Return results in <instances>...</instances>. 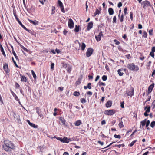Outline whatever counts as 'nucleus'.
Masks as SVG:
<instances>
[{
  "label": "nucleus",
  "instance_id": "nucleus-5",
  "mask_svg": "<svg viewBox=\"0 0 155 155\" xmlns=\"http://www.w3.org/2000/svg\"><path fill=\"white\" fill-rule=\"evenodd\" d=\"M134 88L131 87L130 89L127 90L126 93L125 94L126 96L132 97L134 95Z\"/></svg>",
  "mask_w": 155,
  "mask_h": 155
},
{
  "label": "nucleus",
  "instance_id": "nucleus-33",
  "mask_svg": "<svg viewBox=\"0 0 155 155\" xmlns=\"http://www.w3.org/2000/svg\"><path fill=\"white\" fill-rule=\"evenodd\" d=\"M122 71V70L121 69H118V70L117 72L119 76H122L124 74L123 73L121 72Z\"/></svg>",
  "mask_w": 155,
  "mask_h": 155
},
{
  "label": "nucleus",
  "instance_id": "nucleus-60",
  "mask_svg": "<svg viewBox=\"0 0 155 155\" xmlns=\"http://www.w3.org/2000/svg\"><path fill=\"white\" fill-rule=\"evenodd\" d=\"M81 83L80 80L78 79V81L76 82V85H78Z\"/></svg>",
  "mask_w": 155,
  "mask_h": 155
},
{
  "label": "nucleus",
  "instance_id": "nucleus-62",
  "mask_svg": "<svg viewBox=\"0 0 155 155\" xmlns=\"http://www.w3.org/2000/svg\"><path fill=\"white\" fill-rule=\"evenodd\" d=\"M87 95H89L90 96H91L92 94V93L90 91H88L86 93Z\"/></svg>",
  "mask_w": 155,
  "mask_h": 155
},
{
  "label": "nucleus",
  "instance_id": "nucleus-17",
  "mask_svg": "<svg viewBox=\"0 0 155 155\" xmlns=\"http://www.w3.org/2000/svg\"><path fill=\"white\" fill-rule=\"evenodd\" d=\"M3 148L4 150L8 152L11 151V148L9 147H7L5 144L3 145Z\"/></svg>",
  "mask_w": 155,
  "mask_h": 155
},
{
  "label": "nucleus",
  "instance_id": "nucleus-44",
  "mask_svg": "<svg viewBox=\"0 0 155 155\" xmlns=\"http://www.w3.org/2000/svg\"><path fill=\"white\" fill-rule=\"evenodd\" d=\"M151 106L152 109H154L155 108V100H154L152 103Z\"/></svg>",
  "mask_w": 155,
  "mask_h": 155
},
{
  "label": "nucleus",
  "instance_id": "nucleus-63",
  "mask_svg": "<svg viewBox=\"0 0 155 155\" xmlns=\"http://www.w3.org/2000/svg\"><path fill=\"white\" fill-rule=\"evenodd\" d=\"M60 120H61V122L64 124L65 123V120L64 119H60Z\"/></svg>",
  "mask_w": 155,
  "mask_h": 155
},
{
  "label": "nucleus",
  "instance_id": "nucleus-42",
  "mask_svg": "<svg viewBox=\"0 0 155 155\" xmlns=\"http://www.w3.org/2000/svg\"><path fill=\"white\" fill-rule=\"evenodd\" d=\"M55 6H52V12L51 13V15L53 14L55 12Z\"/></svg>",
  "mask_w": 155,
  "mask_h": 155
},
{
  "label": "nucleus",
  "instance_id": "nucleus-59",
  "mask_svg": "<svg viewBox=\"0 0 155 155\" xmlns=\"http://www.w3.org/2000/svg\"><path fill=\"white\" fill-rule=\"evenodd\" d=\"M151 97L150 96H149V97L146 100L144 103V104H145V103L147 102V101H150L151 99Z\"/></svg>",
  "mask_w": 155,
  "mask_h": 155
},
{
  "label": "nucleus",
  "instance_id": "nucleus-52",
  "mask_svg": "<svg viewBox=\"0 0 155 155\" xmlns=\"http://www.w3.org/2000/svg\"><path fill=\"white\" fill-rule=\"evenodd\" d=\"M54 64L53 63H51V68L52 70L54 69Z\"/></svg>",
  "mask_w": 155,
  "mask_h": 155
},
{
  "label": "nucleus",
  "instance_id": "nucleus-28",
  "mask_svg": "<svg viewBox=\"0 0 155 155\" xmlns=\"http://www.w3.org/2000/svg\"><path fill=\"white\" fill-rule=\"evenodd\" d=\"M150 107L149 106H146L144 108V110L146 112H149L150 111Z\"/></svg>",
  "mask_w": 155,
  "mask_h": 155
},
{
  "label": "nucleus",
  "instance_id": "nucleus-26",
  "mask_svg": "<svg viewBox=\"0 0 155 155\" xmlns=\"http://www.w3.org/2000/svg\"><path fill=\"white\" fill-rule=\"evenodd\" d=\"M16 41L18 43V44L21 47V48H22L24 51H25L27 52H28V50L25 47L21 45L20 44V43L17 41Z\"/></svg>",
  "mask_w": 155,
  "mask_h": 155
},
{
  "label": "nucleus",
  "instance_id": "nucleus-29",
  "mask_svg": "<svg viewBox=\"0 0 155 155\" xmlns=\"http://www.w3.org/2000/svg\"><path fill=\"white\" fill-rule=\"evenodd\" d=\"M81 50L82 51L84 50L86 47V45L83 42L82 43L81 45Z\"/></svg>",
  "mask_w": 155,
  "mask_h": 155
},
{
  "label": "nucleus",
  "instance_id": "nucleus-46",
  "mask_svg": "<svg viewBox=\"0 0 155 155\" xmlns=\"http://www.w3.org/2000/svg\"><path fill=\"white\" fill-rule=\"evenodd\" d=\"M80 101L82 103H85L86 102V101L84 98H82L80 99Z\"/></svg>",
  "mask_w": 155,
  "mask_h": 155
},
{
  "label": "nucleus",
  "instance_id": "nucleus-12",
  "mask_svg": "<svg viewBox=\"0 0 155 155\" xmlns=\"http://www.w3.org/2000/svg\"><path fill=\"white\" fill-rule=\"evenodd\" d=\"M103 36V34H102V31H101L99 35L97 36H95V38L96 40L97 41H100L101 39V36Z\"/></svg>",
  "mask_w": 155,
  "mask_h": 155
},
{
  "label": "nucleus",
  "instance_id": "nucleus-40",
  "mask_svg": "<svg viewBox=\"0 0 155 155\" xmlns=\"http://www.w3.org/2000/svg\"><path fill=\"white\" fill-rule=\"evenodd\" d=\"M79 29L78 26L77 25H75V28L74 29V31L78 32L79 31Z\"/></svg>",
  "mask_w": 155,
  "mask_h": 155
},
{
  "label": "nucleus",
  "instance_id": "nucleus-24",
  "mask_svg": "<svg viewBox=\"0 0 155 155\" xmlns=\"http://www.w3.org/2000/svg\"><path fill=\"white\" fill-rule=\"evenodd\" d=\"M119 19L121 22H122L124 21V15L122 13L120 16V15H118Z\"/></svg>",
  "mask_w": 155,
  "mask_h": 155
},
{
  "label": "nucleus",
  "instance_id": "nucleus-30",
  "mask_svg": "<svg viewBox=\"0 0 155 155\" xmlns=\"http://www.w3.org/2000/svg\"><path fill=\"white\" fill-rule=\"evenodd\" d=\"M35 109L36 110V112L38 113V115L41 113V112L40 110L39 107H36L35 108Z\"/></svg>",
  "mask_w": 155,
  "mask_h": 155
},
{
  "label": "nucleus",
  "instance_id": "nucleus-35",
  "mask_svg": "<svg viewBox=\"0 0 155 155\" xmlns=\"http://www.w3.org/2000/svg\"><path fill=\"white\" fill-rule=\"evenodd\" d=\"M147 32H146V31H144L143 32V37L146 38H147Z\"/></svg>",
  "mask_w": 155,
  "mask_h": 155
},
{
  "label": "nucleus",
  "instance_id": "nucleus-32",
  "mask_svg": "<svg viewBox=\"0 0 155 155\" xmlns=\"http://www.w3.org/2000/svg\"><path fill=\"white\" fill-rule=\"evenodd\" d=\"M137 140H136L133 141L130 143L129 144V146L130 147H132L134 144L137 142Z\"/></svg>",
  "mask_w": 155,
  "mask_h": 155
},
{
  "label": "nucleus",
  "instance_id": "nucleus-56",
  "mask_svg": "<svg viewBox=\"0 0 155 155\" xmlns=\"http://www.w3.org/2000/svg\"><path fill=\"white\" fill-rule=\"evenodd\" d=\"M62 64H63V67L65 68H67V67L68 66V65H67V64L64 63H62Z\"/></svg>",
  "mask_w": 155,
  "mask_h": 155
},
{
  "label": "nucleus",
  "instance_id": "nucleus-4",
  "mask_svg": "<svg viewBox=\"0 0 155 155\" xmlns=\"http://www.w3.org/2000/svg\"><path fill=\"white\" fill-rule=\"evenodd\" d=\"M116 112V110L114 109L106 110L104 111V114L108 115H113Z\"/></svg>",
  "mask_w": 155,
  "mask_h": 155
},
{
  "label": "nucleus",
  "instance_id": "nucleus-51",
  "mask_svg": "<svg viewBox=\"0 0 155 155\" xmlns=\"http://www.w3.org/2000/svg\"><path fill=\"white\" fill-rule=\"evenodd\" d=\"M127 7H125L124 10V15H126L127 14Z\"/></svg>",
  "mask_w": 155,
  "mask_h": 155
},
{
  "label": "nucleus",
  "instance_id": "nucleus-58",
  "mask_svg": "<svg viewBox=\"0 0 155 155\" xmlns=\"http://www.w3.org/2000/svg\"><path fill=\"white\" fill-rule=\"evenodd\" d=\"M114 137L115 138H117L120 139L121 138V136L120 135H117V134H115L114 135Z\"/></svg>",
  "mask_w": 155,
  "mask_h": 155
},
{
  "label": "nucleus",
  "instance_id": "nucleus-55",
  "mask_svg": "<svg viewBox=\"0 0 155 155\" xmlns=\"http://www.w3.org/2000/svg\"><path fill=\"white\" fill-rule=\"evenodd\" d=\"M150 55L153 58H154V52L151 51L150 53Z\"/></svg>",
  "mask_w": 155,
  "mask_h": 155
},
{
  "label": "nucleus",
  "instance_id": "nucleus-9",
  "mask_svg": "<svg viewBox=\"0 0 155 155\" xmlns=\"http://www.w3.org/2000/svg\"><path fill=\"white\" fill-rule=\"evenodd\" d=\"M74 23L72 20L69 19L68 22V25L70 28H72L74 27Z\"/></svg>",
  "mask_w": 155,
  "mask_h": 155
},
{
  "label": "nucleus",
  "instance_id": "nucleus-48",
  "mask_svg": "<svg viewBox=\"0 0 155 155\" xmlns=\"http://www.w3.org/2000/svg\"><path fill=\"white\" fill-rule=\"evenodd\" d=\"M155 126V121L152 122L150 124V126L151 127L153 128Z\"/></svg>",
  "mask_w": 155,
  "mask_h": 155
},
{
  "label": "nucleus",
  "instance_id": "nucleus-3",
  "mask_svg": "<svg viewBox=\"0 0 155 155\" xmlns=\"http://www.w3.org/2000/svg\"><path fill=\"white\" fill-rule=\"evenodd\" d=\"M4 144L7 147H8L11 149H15V147L12 142L8 140H6L4 141Z\"/></svg>",
  "mask_w": 155,
  "mask_h": 155
},
{
  "label": "nucleus",
  "instance_id": "nucleus-45",
  "mask_svg": "<svg viewBox=\"0 0 155 155\" xmlns=\"http://www.w3.org/2000/svg\"><path fill=\"white\" fill-rule=\"evenodd\" d=\"M125 145L124 144H119V145H115V147H118L119 148H120L121 147H124Z\"/></svg>",
  "mask_w": 155,
  "mask_h": 155
},
{
  "label": "nucleus",
  "instance_id": "nucleus-31",
  "mask_svg": "<svg viewBox=\"0 0 155 155\" xmlns=\"http://www.w3.org/2000/svg\"><path fill=\"white\" fill-rule=\"evenodd\" d=\"M118 125L119 127L120 128L124 127V126L123 124V122L122 120L120 121Z\"/></svg>",
  "mask_w": 155,
  "mask_h": 155
},
{
  "label": "nucleus",
  "instance_id": "nucleus-34",
  "mask_svg": "<svg viewBox=\"0 0 155 155\" xmlns=\"http://www.w3.org/2000/svg\"><path fill=\"white\" fill-rule=\"evenodd\" d=\"M100 13V11H99L98 9L97 8L96 9V11L94 13V16H95L97 15H98Z\"/></svg>",
  "mask_w": 155,
  "mask_h": 155
},
{
  "label": "nucleus",
  "instance_id": "nucleus-15",
  "mask_svg": "<svg viewBox=\"0 0 155 155\" xmlns=\"http://www.w3.org/2000/svg\"><path fill=\"white\" fill-rule=\"evenodd\" d=\"M20 76L21 78V82H26L27 81V78L24 75H23L21 74H20Z\"/></svg>",
  "mask_w": 155,
  "mask_h": 155
},
{
  "label": "nucleus",
  "instance_id": "nucleus-57",
  "mask_svg": "<svg viewBox=\"0 0 155 155\" xmlns=\"http://www.w3.org/2000/svg\"><path fill=\"white\" fill-rule=\"evenodd\" d=\"M118 48L119 51H122V52L123 51V49L122 48V47H121V46H118Z\"/></svg>",
  "mask_w": 155,
  "mask_h": 155
},
{
  "label": "nucleus",
  "instance_id": "nucleus-13",
  "mask_svg": "<svg viewBox=\"0 0 155 155\" xmlns=\"http://www.w3.org/2000/svg\"><path fill=\"white\" fill-rule=\"evenodd\" d=\"M93 23L92 21H91L88 23L87 28V31H89L93 27Z\"/></svg>",
  "mask_w": 155,
  "mask_h": 155
},
{
  "label": "nucleus",
  "instance_id": "nucleus-19",
  "mask_svg": "<svg viewBox=\"0 0 155 155\" xmlns=\"http://www.w3.org/2000/svg\"><path fill=\"white\" fill-rule=\"evenodd\" d=\"M0 49L1 52L2 53V55L5 57H6L5 53L4 51V49L1 44H0Z\"/></svg>",
  "mask_w": 155,
  "mask_h": 155
},
{
  "label": "nucleus",
  "instance_id": "nucleus-39",
  "mask_svg": "<svg viewBox=\"0 0 155 155\" xmlns=\"http://www.w3.org/2000/svg\"><path fill=\"white\" fill-rule=\"evenodd\" d=\"M80 93L79 92H77V91H75L73 93V95L75 96H78L80 95Z\"/></svg>",
  "mask_w": 155,
  "mask_h": 155
},
{
  "label": "nucleus",
  "instance_id": "nucleus-7",
  "mask_svg": "<svg viewBox=\"0 0 155 155\" xmlns=\"http://www.w3.org/2000/svg\"><path fill=\"white\" fill-rule=\"evenodd\" d=\"M58 6L60 7L61 12L63 13H64L65 11L62 2L60 0H58Z\"/></svg>",
  "mask_w": 155,
  "mask_h": 155
},
{
  "label": "nucleus",
  "instance_id": "nucleus-22",
  "mask_svg": "<svg viewBox=\"0 0 155 155\" xmlns=\"http://www.w3.org/2000/svg\"><path fill=\"white\" fill-rule=\"evenodd\" d=\"M146 121L147 119H145L143 120L142 121L140 122V128L141 127V125H142V127H143L145 125Z\"/></svg>",
  "mask_w": 155,
  "mask_h": 155
},
{
  "label": "nucleus",
  "instance_id": "nucleus-6",
  "mask_svg": "<svg viewBox=\"0 0 155 155\" xmlns=\"http://www.w3.org/2000/svg\"><path fill=\"white\" fill-rule=\"evenodd\" d=\"M93 49L91 48H88L86 52V56L87 57H90L92 54L93 52Z\"/></svg>",
  "mask_w": 155,
  "mask_h": 155
},
{
  "label": "nucleus",
  "instance_id": "nucleus-37",
  "mask_svg": "<svg viewBox=\"0 0 155 155\" xmlns=\"http://www.w3.org/2000/svg\"><path fill=\"white\" fill-rule=\"evenodd\" d=\"M31 72L33 75V78L35 79H36L37 78V76L35 72L33 70H31Z\"/></svg>",
  "mask_w": 155,
  "mask_h": 155
},
{
  "label": "nucleus",
  "instance_id": "nucleus-49",
  "mask_svg": "<svg viewBox=\"0 0 155 155\" xmlns=\"http://www.w3.org/2000/svg\"><path fill=\"white\" fill-rule=\"evenodd\" d=\"M15 87L16 88L18 89L20 87V85L17 82H15Z\"/></svg>",
  "mask_w": 155,
  "mask_h": 155
},
{
  "label": "nucleus",
  "instance_id": "nucleus-27",
  "mask_svg": "<svg viewBox=\"0 0 155 155\" xmlns=\"http://www.w3.org/2000/svg\"><path fill=\"white\" fill-rule=\"evenodd\" d=\"M81 123V121L80 120H78L76 121L74 123V125L76 126H80Z\"/></svg>",
  "mask_w": 155,
  "mask_h": 155
},
{
  "label": "nucleus",
  "instance_id": "nucleus-64",
  "mask_svg": "<svg viewBox=\"0 0 155 155\" xmlns=\"http://www.w3.org/2000/svg\"><path fill=\"white\" fill-rule=\"evenodd\" d=\"M122 5V3L120 2L118 4V5H117V6L118 8H120V7H121Z\"/></svg>",
  "mask_w": 155,
  "mask_h": 155
},
{
  "label": "nucleus",
  "instance_id": "nucleus-10",
  "mask_svg": "<svg viewBox=\"0 0 155 155\" xmlns=\"http://www.w3.org/2000/svg\"><path fill=\"white\" fill-rule=\"evenodd\" d=\"M154 83L152 84L150 86H149L148 88L147 91L148 95L152 91V90L154 88Z\"/></svg>",
  "mask_w": 155,
  "mask_h": 155
},
{
  "label": "nucleus",
  "instance_id": "nucleus-11",
  "mask_svg": "<svg viewBox=\"0 0 155 155\" xmlns=\"http://www.w3.org/2000/svg\"><path fill=\"white\" fill-rule=\"evenodd\" d=\"M10 91H11V92L12 95L14 97L15 99L17 101L19 104H21L20 101L19 99H18V96L16 95V94L14 93V92L13 91H12V90H11Z\"/></svg>",
  "mask_w": 155,
  "mask_h": 155
},
{
  "label": "nucleus",
  "instance_id": "nucleus-25",
  "mask_svg": "<svg viewBox=\"0 0 155 155\" xmlns=\"http://www.w3.org/2000/svg\"><path fill=\"white\" fill-rule=\"evenodd\" d=\"M66 69L67 71L69 73H70L72 70L71 67L70 65L68 64V66L67 67V68H66Z\"/></svg>",
  "mask_w": 155,
  "mask_h": 155
},
{
  "label": "nucleus",
  "instance_id": "nucleus-21",
  "mask_svg": "<svg viewBox=\"0 0 155 155\" xmlns=\"http://www.w3.org/2000/svg\"><path fill=\"white\" fill-rule=\"evenodd\" d=\"M70 141V139L66 137H64L63 138V143H68Z\"/></svg>",
  "mask_w": 155,
  "mask_h": 155
},
{
  "label": "nucleus",
  "instance_id": "nucleus-14",
  "mask_svg": "<svg viewBox=\"0 0 155 155\" xmlns=\"http://www.w3.org/2000/svg\"><path fill=\"white\" fill-rule=\"evenodd\" d=\"M26 121L30 126L33 127L35 128H38V125H35L34 124L31 123L29 120H27Z\"/></svg>",
  "mask_w": 155,
  "mask_h": 155
},
{
  "label": "nucleus",
  "instance_id": "nucleus-41",
  "mask_svg": "<svg viewBox=\"0 0 155 155\" xmlns=\"http://www.w3.org/2000/svg\"><path fill=\"white\" fill-rule=\"evenodd\" d=\"M12 61L14 63V64L15 65V66L17 68H19L18 65L17 64L16 61H15L14 58L13 57H12Z\"/></svg>",
  "mask_w": 155,
  "mask_h": 155
},
{
  "label": "nucleus",
  "instance_id": "nucleus-38",
  "mask_svg": "<svg viewBox=\"0 0 155 155\" xmlns=\"http://www.w3.org/2000/svg\"><path fill=\"white\" fill-rule=\"evenodd\" d=\"M150 121L149 120H148L147 121H146V127H147V129L149 130V127H147L149 126L150 124Z\"/></svg>",
  "mask_w": 155,
  "mask_h": 155
},
{
  "label": "nucleus",
  "instance_id": "nucleus-43",
  "mask_svg": "<svg viewBox=\"0 0 155 155\" xmlns=\"http://www.w3.org/2000/svg\"><path fill=\"white\" fill-rule=\"evenodd\" d=\"M113 23H117V18H116V16H114L113 17Z\"/></svg>",
  "mask_w": 155,
  "mask_h": 155
},
{
  "label": "nucleus",
  "instance_id": "nucleus-20",
  "mask_svg": "<svg viewBox=\"0 0 155 155\" xmlns=\"http://www.w3.org/2000/svg\"><path fill=\"white\" fill-rule=\"evenodd\" d=\"M109 14L110 15H112L114 13V11L111 8H109L108 10Z\"/></svg>",
  "mask_w": 155,
  "mask_h": 155
},
{
  "label": "nucleus",
  "instance_id": "nucleus-2",
  "mask_svg": "<svg viewBox=\"0 0 155 155\" xmlns=\"http://www.w3.org/2000/svg\"><path fill=\"white\" fill-rule=\"evenodd\" d=\"M141 5L143 6V8L145 10L148 7H152V5L150 3L149 1L147 0L143 1L141 3Z\"/></svg>",
  "mask_w": 155,
  "mask_h": 155
},
{
  "label": "nucleus",
  "instance_id": "nucleus-8",
  "mask_svg": "<svg viewBox=\"0 0 155 155\" xmlns=\"http://www.w3.org/2000/svg\"><path fill=\"white\" fill-rule=\"evenodd\" d=\"M3 68L6 73L8 74L10 72V70L8 69V64L5 63L3 64Z\"/></svg>",
  "mask_w": 155,
  "mask_h": 155
},
{
  "label": "nucleus",
  "instance_id": "nucleus-23",
  "mask_svg": "<svg viewBox=\"0 0 155 155\" xmlns=\"http://www.w3.org/2000/svg\"><path fill=\"white\" fill-rule=\"evenodd\" d=\"M91 83H89L87 86H84V89H87V88L89 89H91Z\"/></svg>",
  "mask_w": 155,
  "mask_h": 155
},
{
  "label": "nucleus",
  "instance_id": "nucleus-1",
  "mask_svg": "<svg viewBox=\"0 0 155 155\" xmlns=\"http://www.w3.org/2000/svg\"><path fill=\"white\" fill-rule=\"evenodd\" d=\"M127 67L130 70L134 71H137L139 70L138 67L137 65L136 66L134 63L129 64Z\"/></svg>",
  "mask_w": 155,
  "mask_h": 155
},
{
  "label": "nucleus",
  "instance_id": "nucleus-54",
  "mask_svg": "<svg viewBox=\"0 0 155 155\" xmlns=\"http://www.w3.org/2000/svg\"><path fill=\"white\" fill-rule=\"evenodd\" d=\"M114 41L117 45H118L120 44V42L117 39H114Z\"/></svg>",
  "mask_w": 155,
  "mask_h": 155
},
{
  "label": "nucleus",
  "instance_id": "nucleus-47",
  "mask_svg": "<svg viewBox=\"0 0 155 155\" xmlns=\"http://www.w3.org/2000/svg\"><path fill=\"white\" fill-rule=\"evenodd\" d=\"M153 30L152 29H150L149 31V34L150 36H151L153 35Z\"/></svg>",
  "mask_w": 155,
  "mask_h": 155
},
{
  "label": "nucleus",
  "instance_id": "nucleus-50",
  "mask_svg": "<svg viewBox=\"0 0 155 155\" xmlns=\"http://www.w3.org/2000/svg\"><path fill=\"white\" fill-rule=\"evenodd\" d=\"M107 79V76L105 75H103L102 77V79L104 81H105Z\"/></svg>",
  "mask_w": 155,
  "mask_h": 155
},
{
  "label": "nucleus",
  "instance_id": "nucleus-16",
  "mask_svg": "<svg viewBox=\"0 0 155 155\" xmlns=\"http://www.w3.org/2000/svg\"><path fill=\"white\" fill-rule=\"evenodd\" d=\"M112 104V102L111 101H108L106 104V107H110Z\"/></svg>",
  "mask_w": 155,
  "mask_h": 155
},
{
  "label": "nucleus",
  "instance_id": "nucleus-36",
  "mask_svg": "<svg viewBox=\"0 0 155 155\" xmlns=\"http://www.w3.org/2000/svg\"><path fill=\"white\" fill-rule=\"evenodd\" d=\"M12 53H13V54L14 55V56L16 60L17 61H19V58H18V57L17 55L15 53V51H13Z\"/></svg>",
  "mask_w": 155,
  "mask_h": 155
},
{
  "label": "nucleus",
  "instance_id": "nucleus-61",
  "mask_svg": "<svg viewBox=\"0 0 155 155\" xmlns=\"http://www.w3.org/2000/svg\"><path fill=\"white\" fill-rule=\"evenodd\" d=\"M100 84H99V86L100 87L101 86V85L105 86L106 85V84L105 83H103L102 82H99Z\"/></svg>",
  "mask_w": 155,
  "mask_h": 155
},
{
  "label": "nucleus",
  "instance_id": "nucleus-53",
  "mask_svg": "<svg viewBox=\"0 0 155 155\" xmlns=\"http://www.w3.org/2000/svg\"><path fill=\"white\" fill-rule=\"evenodd\" d=\"M130 19L131 21L133 20V12H130Z\"/></svg>",
  "mask_w": 155,
  "mask_h": 155
},
{
  "label": "nucleus",
  "instance_id": "nucleus-18",
  "mask_svg": "<svg viewBox=\"0 0 155 155\" xmlns=\"http://www.w3.org/2000/svg\"><path fill=\"white\" fill-rule=\"evenodd\" d=\"M28 20L30 23L33 24L34 25H37L38 22L36 20H35L34 21H33L32 20L28 19Z\"/></svg>",
  "mask_w": 155,
  "mask_h": 155
}]
</instances>
